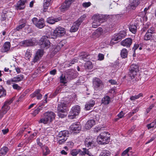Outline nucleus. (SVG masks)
<instances>
[{"label":"nucleus","instance_id":"f257e3e1","mask_svg":"<svg viewBox=\"0 0 156 156\" xmlns=\"http://www.w3.org/2000/svg\"><path fill=\"white\" fill-rule=\"evenodd\" d=\"M55 114L53 112L48 111L45 112L43 115V117L38 122L44 124H48L51 123L55 119Z\"/></svg>","mask_w":156,"mask_h":156},{"label":"nucleus","instance_id":"f03ea898","mask_svg":"<svg viewBox=\"0 0 156 156\" xmlns=\"http://www.w3.org/2000/svg\"><path fill=\"white\" fill-rule=\"evenodd\" d=\"M110 134L108 132L101 133L97 138V141L99 144H106L109 142L110 140Z\"/></svg>","mask_w":156,"mask_h":156},{"label":"nucleus","instance_id":"7ed1b4c3","mask_svg":"<svg viewBox=\"0 0 156 156\" xmlns=\"http://www.w3.org/2000/svg\"><path fill=\"white\" fill-rule=\"evenodd\" d=\"M65 33V29L61 27H58L54 30L52 34H50V36H49V37L51 38H55L57 37L63 36Z\"/></svg>","mask_w":156,"mask_h":156},{"label":"nucleus","instance_id":"20e7f679","mask_svg":"<svg viewBox=\"0 0 156 156\" xmlns=\"http://www.w3.org/2000/svg\"><path fill=\"white\" fill-rule=\"evenodd\" d=\"M14 99V98L13 97L9 100L6 101L2 107L1 109L0 110V119L3 117L4 115L10 109L9 105L12 103Z\"/></svg>","mask_w":156,"mask_h":156},{"label":"nucleus","instance_id":"39448f33","mask_svg":"<svg viewBox=\"0 0 156 156\" xmlns=\"http://www.w3.org/2000/svg\"><path fill=\"white\" fill-rule=\"evenodd\" d=\"M49 36H50V35L43 36L40 39L39 44L41 48L47 49L50 47L51 43L48 38H51L49 37Z\"/></svg>","mask_w":156,"mask_h":156},{"label":"nucleus","instance_id":"423d86ee","mask_svg":"<svg viewBox=\"0 0 156 156\" xmlns=\"http://www.w3.org/2000/svg\"><path fill=\"white\" fill-rule=\"evenodd\" d=\"M86 17L85 14L82 16L75 22L74 23L71 27L70 31L71 32H74L76 31L79 29V26L84 19Z\"/></svg>","mask_w":156,"mask_h":156},{"label":"nucleus","instance_id":"0eeeda50","mask_svg":"<svg viewBox=\"0 0 156 156\" xmlns=\"http://www.w3.org/2000/svg\"><path fill=\"white\" fill-rule=\"evenodd\" d=\"M93 86L96 90H101L104 87L103 83L99 78L95 77L93 79Z\"/></svg>","mask_w":156,"mask_h":156},{"label":"nucleus","instance_id":"6e6552de","mask_svg":"<svg viewBox=\"0 0 156 156\" xmlns=\"http://www.w3.org/2000/svg\"><path fill=\"white\" fill-rule=\"evenodd\" d=\"M80 108L78 105L73 107L70 111L68 117L69 119H73L76 115H79L80 112Z\"/></svg>","mask_w":156,"mask_h":156},{"label":"nucleus","instance_id":"1a4fd4ad","mask_svg":"<svg viewBox=\"0 0 156 156\" xmlns=\"http://www.w3.org/2000/svg\"><path fill=\"white\" fill-rule=\"evenodd\" d=\"M126 35V32L123 30L121 31L118 34L113 37L110 41V44L112 45L116 43L115 41H120L122 38H124Z\"/></svg>","mask_w":156,"mask_h":156},{"label":"nucleus","instance_id":"9d476101","mask_svg":"<svg viewBox=\"0 0 156 156\" xmlns=\"http://www.w3.org/2000/svg\"><path fill=\"white\" fill-rule=\"evenodd\" d=\"M32 21L34 24L39 28L44 27L45 25L44 19L43 18L38 20L37 18L34 17L32 19Z\"/></svg>","mask_w":156,"mask_h":156},{"label":"nucleus","instance_id":"9b49d317","mask_svg":"<svg viewBox=\"0 0 156 156\" xmlns=\"http://www.w3.org/2000/svg\"><path fill=\"white\" fill-rule=\"evenodd\" d=\"M138 71L139 67L137 65L133 64L131 66L129 69V75L132 79L135 77Z\"/></svg>","mask_w":156,"mask_h":156},{"label":"nucleus","instance_id":"f8f14e48","mask_svg":"<svg viewBox=\"0 0 156 156\" xmlns=\"http://www.w3.org/2000/svg\"><path fill=\"white\" fill-rule=\"evenodd\" d=\"M70 104L67 102H61L58 104L57 110L58 112L66 113L67 108L69 106Z\"/></svg>","mask_w":156,"mask_h":156},{"label":"nucleus","instance_id":"ddd939ff","mask_svg":"<svg viewBox=\"0 0 156 156\" xmlns=\"http://www.w3.org/2000/svg\"><path fill=\"white\" fill-rule=\"evenodd\" d=\"M84 143L86 147H93L96 146V140L92 137H87L85 140Z\"/></svg>","mask_w":156,"mask_h":156},{"label":"nucleus","instance_id":"4468645a","mask_svg":"<svg viewBox=\"0 0 156 156\" xmlns=\"http://www.w3.org/2000/svg\"><path fill=\"white\" fill-rule=\"evenodd\" d=\"M21 43L24 46L28 47L35 45L36 44V41L35 38H32L30 40L22 41Z\"/></svg>","mask_w":156,"mask_h":156},{"label":"nucleus","instance_id":"2eb2a0df","mask_svg":"<svg viewBox=\"0 0 156 156\" xmlns=\"http://www.w3.org/2000/svg\"><path fill=\"white\" fill-rule=\"evenodd\" d=\"M70 128L73 132L77 133L81 129V126L79 122H76L73 123L70 126Z\"/></svg>","mask_w":156,"mask_h":156},{"label":"nucleus","instance_id":"dca6fc26","mask_svg":"<svg viewBox=\"0 0 156 156\" xmlns=\"http://www.w3.org/2000/svg\"><path fill=\"white\" fill-rule=\"evenodd\" d=\"M43 54L44 51L43 50L38 49L33 59V62L35 63L39 61L43 55Z\"/></svg>","mask_w":156,"mask_h":156},{"label":"nucleus","instance_id":"f3484780","mask_svg":"<svg viewBox=\"0 0 156 156\" xmlns=\"http://www.w3.org/2000/svg\"><path fill=\"white\" fill-rule=\"evenodd\" d=\"M93 19L95 20L100 24L106 21V18L105 15H96L93 17Z\"/></svg>","mask_w":156,"mask_h":156},{"label":"nucleus","instance_id":"a211bd4d","mask_svg":"<svg viewBox=\"0 0 156 156\" xmlns=\"http://www.w3.org/2000/svg\"><path fill=\"white\" fill-rule=\"evenodd\" d=\"M11 47L10 43L9 42H6L4 43L1 49L2 52H7L10 49Z\"/></svg>","mask_w":156,"mask_h":156},{"label":"nucleus","instance_id":"6ab92c4d","mask_svg":"<svg viewBox=\"0 0 156 156\" xmlns=\"http://www.w3.org/2000/svg\"><path fill=\"white\" fill-rule=\"evenodd\" d=\"M133 42V40L131 38H127L121 42V45L126 47H129Z\"/></svg>","mask_w":156,"mask_h":156},{"label":"nucleus","instance_id":"aec40b11","mask_svg":"<svg viewBox=\"0 0 156 156\" xmlns=\"http://www.w3.org/2000/svg\"><path fill=\"white\" fill-rule=\"evenodd\" d=\"M70 5V2H68V0H66L65 2L60 7V9L62 12L68 9Z\"/></svg>","mask_w":156,"mask_h":156},{"label":"nucleus","instance_id":"412c9836","mask_svg":"<svg viewBox=\"0 0 156 156\" xmlns=\"http://www.w3.org/2000/svg\"><path fill=\"white\" fill-rule=\"evenodd\" d=\"M140 0H131L130 1L129 5L133 9H136L138 5L140 4Z\"/></svg>","mask_w":156,"mask_h":156},{"label":"nucleus","instance_id":"4be33fe9","mask_svg":"<svg viewBox=\"0 0 156 156\" xmlns=\"http://www.w3.org/2000/svg\"><path fill=\"white\" fill-rule=\"evenodd\" d=\"M69 135V132L66 130L62 131L59 132L58 136V137H60L61 138L67 139V137Z\"/></svg>","mask_w":156,"mask_h":156},{"label":"nucleus","instance_id":"5701e85b","mask_svg":"<svg viewBox=\"0 0 156 156\" xmlns=\"http://www.w3.org/2000/svg\"><path fill=\"white\" fill-rule=\"evenodd\" d=\"M95 104V101L92 100H91L87 102L85 105V108L86 110H89L93 107Z\"/></svg>","mask_w":156,"mask_h":156},{"label":"nucleus","instance_id":"b1692460","mask_svg":"<svg viewBox=\"0 0 156 156\" xmlns=\"http://www.w3.org/2000/svg\"><path fill=\"white\" fill-rule=\"evenodd\" d=\"M95 124L94 120L90 119L88 121L85 125V128L87 129H89Z\"/></svg>","mask_w":156,"mask_h":156},{"label":"nucleus","instance_id":"393cba45","mask_svg":"<svg viewBox=\"0 0 156 156\" xmlns=\"http://www.w3.org/2000/svg\"><path fill=\"white\" fill-rule=\"evenodd\" d=\"M61 20V18H55L53 17H49L47 19L46 22L49 24H53Z\"/></svg>","mask_w":156,"mask_h":156},{"label":"nucleus","instance_id":"a878e982","mask_svg":"<svg viewBox=\"0 0 156 156\" xmlns=\"http://www.w3.org/2000/svg\"><path fill=\"white\" fill-rule=\"evenodd\" d=\"M66 77L68 81L76 77V75L75 73H73V72L70 71L68 72L66 74Z\"/></svg>","mask_w":156,"mask_h":156},{"label":"nucleus","instance_id":"bb28decb","mask_svg":"<svg viewBox=\"0 0 156 156\" xmlns=\"http://www.w3.org/2000/svg\"><path fill=\"white\" fill-rule=\"evenodd\" d=\"M26 1L27 0H20L17 4V9L20 10L23 9Z\"/></svg>","mask_w":156,"mask_h":156},{"label":"nucleus","instance_id":"cd10ccee","mask_svg":"<svg viewBox=\"0 0 156 156\" xmlns=\"http://www.w3.org/2000/svg\"><path fill=\"white\" fill-rule=\"evenodd\" d=\"M9 151L8 148L6 147H3L0 150V156H4Z\"/></svg>","mask_w":156,"mask_h":156},{"label":"nucleus","instance_id":"c85d7f7f","mask_svg":"<svg viewBox=\"0 0 156 156\" xmlns=\"http://www.w3.org/2000/svg\"><path fill=\"white\" fill-rule=\"evenodd\" d=\"M23 77L24 76L23 75L20 74L12 78L13 79L14 82L17 83L22 80Z\"/></svg>","mask_w":156,"mask_h":156},{"label":"nucleus","instance_id":"c756f323","mask_svg":"<svg viewBox=\"0 0 156 156\" xmlns=\"http://www.w3.org/2000/svg\"><path fill=\"white\" fill-rule=\"evenodd\" d=\"M52 0H44L43 4L44 9V10L47 9L51 4Z\"/></svg>","mask_w":156,"mask_h":156},{"label":"nucleus","instance_id":"7c9ffc66","mask_svg":"<svg viewBox=\"0 0 156 156\" xmlns=\"http://www.w3.org/2000/svg\"><path fill=\"white\" fill-rule=\"evenodd\" d=\"M148 129L156 128V119L153 121L151 123L148 124L147 125Z\"/></svg>","mask_w":156,"mask_h":156},{"label":"nucleus","instance_id":"2f4dec72","mask_svg":"<svg viewBox=\"0 0 156 156\" xmlns=\"http://www.w3.org/2000/svg\"><path fill=\"white\" fill-rule=\"evenodd\" d=\"M111 152L109 151L106 150H102L99 156H110Z\"/></svg>","mask_w":156,"mask_h":156},{"label":"nucleus","instance_id":"473e14b6","mask_svg":"<svg viewBox=\"0 0 156 156\" xmlns=\"http://www.w3.org/2000/svg\"><path fill=\"white\" fill-rule=\"evenodd\" d=\"M110 101V98L108 96H106L103 98L102 100V103L105 104L107 105L109 103Z\"/></svg>","mask_w":156,"mask_h":156},{"label":"nucleus","instance_id":"72a5a7b5","mask_svg":"<svg viewBox=\"0 0 156 156\" xmlns=\"http://www.w3.org/2000/svg\"><path fill=\"white\" fill-rule=\"evenodd\" d=\"M129 30L133 34H135L137 31V27L136 25L132 24L129 26Z\"/></svg>","mask_w":156,"mask_h":156},{"label":"nucleus","instance_id":"f704fd0d","mask_svg":"<svg viewBox=\"0 0 156 156\" xmlns=\"http://www.w3.org/2000/svg\"><path fill=\"white\" fill-rule=\"evenodd\" d=\"M79 154L81 155H85L86 154H87V153L88 152V150L86 148H83L82 149V151L79 149Z\"/></svg>","mask_w":156,"mask_h":156},{"label":"nucleus","instance_id":"c9c22d12","mask_svg":"<svg viewBox=\"0 0 156 156\" xmlns=\"http://www.w3.org/2000/svg\"><path fill=\"white\" fill-rule=\"evenodd\" d=\"M43 151V154L44 156H46L49 153V151L48 147L46 146H44L42 148Z\"/></svg>","mask_w":156,"mask_h":156},{"label":"nucleus","instance_id":"e433bc0d","mask_svg":"<svg viewBox=\"0 0 156 156\" xmlns=\"http://www.w3.org/2000/svg\"><path fill=\"white\" fill-rule=\"evenodd\" d=\"M84 66L86 69H91L93 67V65L91 62L87 61L85 63Z\"/></svg>","mask_w":156,"mask_h":156},{"label":"nucleus","instance_id":"4c0bfd02","mask_svg":"<svg viewBox=\"0 0 156 156\" xmlns=\"http://www.w3.org/2000/svg\"><path fill=\"white\" fill-rule=\"evenodd\" d=\"M128 54L127 51L125 48L123 49L121 51V55L122 58H125L127 57Z\"/></svg>","mask_w":156,"mask_h":156},{"label":"nucleus","instance_id":"58836bf2","mask_svg":"<svg viewBox=\"0 0 156 156\" xmlns=\"http://www.w3.org/2000/svg\"><path fill=\"white\" fill-rule=\"evenodd\" d=\"M60 81L61 83L65 84L66 83L68 80L66 78V75L65 76H63L62 75L60 77Z\"/></svg>","mask_w":156,"mask_h":156},{"label":"nucleus","instance_id":"ea45409f","mask_svg":"<svg viewBox=\"0 0 156 156\" xmlns=\"http://www.w3.org/2000/svg\"><path fill=\"white\" fill-rule=\"evenodd\" d=\"M143 96V94L142 93H140L137 95L132 96L130 97V99L132 101H134L136 99L139 98Z\"/></svg>","mask_w":156,"mask_h":156},{"label":"nucleus","instance_id":"a19ab883","mask_svg":"<svg viewBox=\"0 0 156 156\" xmlns=\"http://www.w3.org/2000/svg\"><path fill=\"white\" fill-rule=\"evenodd\" d=\"M152 38V34L148 33H146L144 36V40L148 41L150 40Z\"/></svg>","mask_w":156,"mask_h":156},{"label":"nucleus","instance_id":"79ce46f5","mask_svg":"<svg viewBox=\"0 0 156 156\" xmlns=\"http://www.w3.org/2000/svg\"><path fill=\"white\" fill-rule=\"evenodd\" d=\"M42 108L41 106H39L35 109L33 113V115L34 116H35L41 110H42Z\"/></svg>","mask_w":156,"mask_h":156},{"label":"nucleus","instance_id":"37998d69","mask_svg":"<svg viewBox=\"0 0 156 156\" xmlns=\"http://www.w3.org/2000/svg\"><path fill=\"white\" fill-rule=\"evenodd\" d=\"M32 51L31 50L27 49L26 51L25 56L28 59H29L31 57Z\"/></svg>","mask_w":156,"mask_h":156},{"label":"nucleus","instance_id":"c03bdc74","mask_svg":"<svg viewBox=\"0 0 156 156\" xmlns=\"http://www.w3.org/2000/svg\"><path fill=\"white\" fill-rule=\"evenodd\" d=\"M6 95V91L3 88L0 89V98L5 97Z\"/></svg>","mask_w":156,"mask_h":156},{"label":"nucleus","instance_id":"a18cd8bd","mask_svg":"<svg viewBox=\"0 0 156 156\" xmlns=\"http://www.w3.org/2000/svg\"><path fill=\"white\" fill-rule=\"evenodd\" d=\"M100 25V24L97 21L95 20L94 19L93 24L92 25V27L94 28H97L98 26Z\"/></svg>","mask_w":156,"mask_h":156},{"label":"nucleus","instance_id":"49530a36","mask_svg":"<svg viewBox=\"0 0 156 156\" xmlns=\"http://www.w3.org/2000/svg\"><path fill=\"white\" fill-rule=\"evenodd\" d=\"M12 87L14 89L17 90H20L22 89V87L17 84H13L12 85Z\"/></svg>","mask_w":156,"mask_h":156},{"label":"nucleus","instance_id":"de8ad7c7","mask_svg":"<svg viewBox=\"0 0 156 156\" xmlns=\"http://www.w3.org/2000/svg\"><path fill=\"white\" fill-rule=\"evenodd\" d=\"M79 149L78 150H73L70 151V154L73 156H76L79 154Z\"/></svg>","mask_w":156,"mask_h":156},{"label":"nucleus","instance_id":"09e8293b","mask_svg":"<svg viewBox=\"0 0 156 156\" xmlns=\"http://www.w3.org/2000/svg\"><path fill=\"white\" fill-rule=\"evenodd\" d=\"M67 139L61 138L58 137V143L59 144H62L65 142Z\"/></svg>","mask_w":156,"mask_h":156},{"label":"nucleus","instance_id":"8fccbe9b","mask_svg":"<svg viewBox=\"0 0 156 156\" xmlns=\"http://www.w3.org/2000/svg\"><path fill=\"white\" fill-rule=\"evenodd\" d=\"M40 90H38L36 91H35L34 93H33V94H31L30 96L32 98H34L35 96H36L37 95H38L40 94Z\"/></svg>","mask_w":156,"mask_h":156},{"label":"nucleus","instance_id":"3c124183","mask_svg":"<svg viewBox=\"0 0 156 156\" xmlns=\"http://www.w3.org/2000/svg\"><path fill=\"white\" fill-rule=\"evenodd\" d=\"M132 147H128L122 153V156H124L126 154L128 153V152L130 150H132Z\"/></svg>","mask_w":156,"mask_h":156},{"label":"nucleus","instance_id":"603ef678","mask_svg":"<svg viewBox=\"0 0 156 156\" xmlns=\"http://www.w3.org/2000/svg\"><path fill=\"white\" fill-rule=\"evenodd\" d=\"M154 106V104H151L146 110L147 114L148 113Z\"/></svg>","mask_w":156,"mask_h":156},{"label":"nucleus","instance_id":"864d4df0","mask_svg":"<svg viewBox=\"0 0 156 156\" xmlns=\"http://www.w3.org/2000/svg\"><path fill=\"white\" fill-rule=\"evenodd\" d=\"M25 26V23H23L22 24L16 27V30H17L19 31L23 28Z\"/></svg>","mask_w":156,"mask_h":156},{"label":"nucleus","instance_id":"5fc2aeb1","mask_svg":"<svg viewBox=\"0 0 156 156\" xmlns=\"http://www.w3.org/2000/svg\"><path fill=\"white\" fill-rule=\"evenodd\" d=\"M98 59L99 60H102L104 59V55L103 54L99 53L98 55Z\"/></svg>","mask_w":156,"mask_h":156},{"label":"nucleus","instance_id":"6e6d98bb","mask_svg":"<svg viewBox=\"0 0 156 156\" xmlns=\"http://www.w3.org/2000/svg\"><path fill=\"white\" fill-rule=\"evenodd\" d=\"M82 56V58L84 60L85 59H90V55L89 54H84L83 55H81Z\"/></svg>","mask_w":156,"mask_h":156},{"label":"nucleus","instance_id":"4d7b16f0","mask_svg":"<svg viewBox=\"0 0 156 156\" xmlns=\"http://www.w3.org/2000/svg\"><path fill=\"white\" fill-rule=\"evenodd\" d=\"M13 82H14V81L13 78L9 80L6 81L7 84L9 85L11 84H13Z\"/></svg>","mask_w":156,"mask_h":156},{"label":"nucleus","instance_id":"13d9d810","mask_svg":"<svg viewBox=\"0 0 156 156\" xmlns=\"http://www.w3.org/2000/svg\"><path fill=\"white\" fill-rule=\"evenodd\" d=\"M91 5V3L90 2H84L83 3L82 5L85 8H87L89 6H90Z\"/></svg>","mask_w":156,"mask_h":156},{"label":"nucleus","instance_id":"bf43d9fd","mask_svg":"<svg viewBox=\"0 0 156 156\" xmlns=\"http://www.w3.org/2000/svg\"><path fill=\"white\" fill-rule=\"evenodd\" d=\"M62 112H59L58 113V115L59 117H61V118H63L66 115H65Z\"/></svg>","mask_w":156,"mask_h":156},{"label":"nucleus","instance_id":"052dcab7","mask_svg":"<svg viewBox=\"0 0 156 156\" xmlns=\"http://www.w3.org/2000/svg\"><path fill=\"white\" fill-rule=\"evenodd\" d=\"M37 145H38L41 148L43 146V144L40 142V140L39 138H38L37 139Z\"/></svg>","mask_w":156,"mask_h":156},{"label":"nucleus","instance_id":"680f3d73","mask_svg":"<svg viewBox=\"0 0 156 156\" xmlns=\"http://www.w3.org/2000/svg\"><path fill=\"white\" fill-rule=\"evenodd\" d=\"M124 114L122 111H121L118 115V116L120 118H122L124 116Z\"/></svg>","mask_w":156,"mask_h":156},{"label":"nucleus","instance_id":"e2e57ef3","mask_svg":"<svg viewBox=\"0 0 156 156\" xmlns=\"http://www.w3.org/2000/svg\"><path fill=\"white\" fill-rule=\"evenodd\" d=\"M37 135V133H33L29 137V139L31 140L34 138V137L35 136Z\"/></svg>","mask_w":156,"mask_h":156},{"label":"nucleus","instance_id":"0e129e2a","mask_svg":"<svg viewBox=\"0 0 156 156\" xmlns=\"http://www.w3.org/2000/svg\"><path fill=\"white\" fill-rule=\"evenodd\" d=\"M139 47V45L138 44H135L134 45V47L133 48V50L134 51V52H135V51Z\"/></svg>","mask_w":156,"mask_h":156},{"label":"nucleus","instance_id":"69168bd1","mask_svg":"<svg viewBox=\"0 0 156 156\" xmlns=\"http://www.w3.org/2000/svg\"><path fill=\"white\" fill-rule=\"evenodd\" d=\"M2 132L4 134L7 133L9 131V129L7 128L3 129L2 130Z\"/></svg>","mask_w":156,"mask_h":156},{"label":"nucleus","instance_id":"338daca9","mask_svg":"<svg viewBox=\"0 0 156 156\" xmlns=\"http://www.w3.org/2000/svg\"><path fill=\"white\" fill-rule=\"evenodd\" d=\"M4 71L5 72H7L8 74L10 73L11 72V70H9L8 68L6 67L4 68Z\"/></svg>","mask_w":156,"mask_h":156},{"label":"nucleus","instance_id":"774afa93","mask_svg":"<svg viewBox=\"0 0 156 156\" xmlns=\"http://www.w3.org/2000/svg\"><path fill=\"white\" fill-rule=\"evenodd\" d=\"M56 70L55 69H53L51 71L50 73L51 74L54 75L56 73Z\"/></svg>","mask_w":156,"mask_h":156}]
</instances>
